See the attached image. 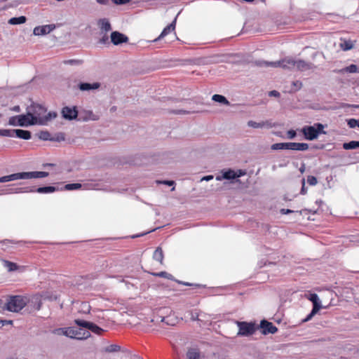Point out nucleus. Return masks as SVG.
<instances>
[{
	"label": "nucleus",
	"mask_w": 359,
	"mask_h": 359,
	"mask_svg": "<svg viewBox=\"0 0 359 359\" xmlns=\"http://www.w3.org/2000/svg\"><path fill=\"white\" fill-rule=\"evenodd\" d=\"M8 123L11 126H27L37 123V118L32 113L13 116L9 118Z\"/></svg>",
	"instance_id": "f03ea898"
},
{
	"label": "nucleus",
	"mask_w": 359,
	"mask_h": 359,
	"mask_svg": "<svg viewBox=\"0 0 359 359\" xmlns=\"http://www.w3.org/2000/svg\"><path fill=\"white\" fill-rule=\"evenodd\" d=\"M161 322L172 326L175 325L177 320L171 316H168L166 317H162Z\"/></svg>",
	"instance_id": "cd10ccee"
},
{
	"label": "nucleus",
	"mask_w": 359,
	"mask_h": 359,
	"mask_svg": "<svg viewBox=\"0 0 359 359\" xmlns=\"http://www.w3.org/2000/svg\"><path fill=\"white\" fill-rule=\"evenodd\" d=\"M317 306H313L311 312L307 316L306 319L304 321H308L311 319V318L319 311Z\"/></svg>",
	"instance_id": "e433bc0d"
},
{
	"label": "nucleus",
	"mask_w": 359,
	"mask_h": 359,
	"mask_svg": "<svg viewBox=\"0 0 359 359\" xmlns=\"http://www.w3.org/2000/svg\"><path fill=\"white\" fill-rule=\"evenodd\" d=\"M4 266L8 269L9 271H13L18 269V265L10 261L4 260Z\"/></svg>",
	"instance_id": "7c9ffc66"
},
{
	"label": "nucleus",
	"mask_w": 359,
	"mask_h": 359,
	"mask_svg": "<svg viewBox=\"0 0 359 359\" xmlns=\"http://www.w3.org/2000/svg\"><path fill=\"white\" fill-rule=\"evenodd\" d=\"M309 299L313 302V306H317L318 309H320L321 306L319 303V298L316 294H311Z\"/></svg>",
	"instance_id": "c756f323"
},
{
	"label": "nucleus",
	"mask_w": 359,
	"mask_h": 359,
	"mask_svg": "<svg viewBox=\"0 0 359 359\" xmlns=\"http://www.w3.org/2000/svg\"><path fill=\"white\" fill-rule=\"evenodd\" d=\"M97 2L102 5H107L109 3V0H96Z\"/></svg>",
	"instance_id": "603ef678"
},
{
	"label": "nucleus",
	"mask_w": 359,
	"mask_h": 359,
	"mask_svg": "<svg viewBox=\"0 0 359 359\" xmlns=\"http://www.w3.org/2000/svg\"><path fill=\"white\" fill-rule=\"evenodd\" d=\"M300 172L302 173H303L304 172V166L303 165L300 169H299Z\"/></svg>",
	"instance_id": "680f3d73"
},
{
	"label": "nucleus",
	"mask_w": 359,
	"mask_h": 359,
	"mask_svg": "<svg viewBox=\"0 0 359 359\" xmlns=\"http://www.w3.org/2000/svg\"><path fill=\"white\" fill-rule=\"evenodd\" d=\"M236 324L238 327V335L248 337L252 335L257 330V327L255 323L237 321Z\"/></svg>",
	"instance_id": "423d86ee"
},
{
	"label": "nucleus",
	"mask_w": 359,
	"mask_h": 359,
	"mask_svg": "<svg viewBox=\"0 0 359 359\" xmlns=\"http://www.w3.org/2000/svg\"><path fill=\"white\" fill-rule=\"evenodd\" d=\"M343 148L346 150L356 149L355 141H351L349 142L344 143L343 144Z\"/></svg>",
	"instance_id": "72a5a7b5"
},
{
	"label": "nucleus",
	"mask_w": 359,
	"mask_h": 359,
	"mask_svg": "<svg viewBox=\"0 0 359 359\" xmlns=\"http://www.w3.org/2000/svg\"><path fill=\"white\" fill-rule=\"evenodd\" d=\"M248 125L252 128H258L264 127L265 126V123L264 122L257 123L253 121H248Z\"/></svg>",
	"instance_id": "f704fd0d"
},
{
	"label": "nucleus",
	"mask_w": 359,
	"mask_h": 359,
	"mask_svg": "<svg viewBox=\"0 0 359 359\" xmlns=\"http://www.w3.org/2000/svg\"><path fill=\"white\" fill-rule=\"evenodd\" d=\"M49 175L48 172L45 171H32L13 173L0 177V182L4 183L10 181L18 180H29L35 178H43Z\"/></svg>",
	"instance_id": "f257e3e1"
},
{
	"label": "nucleus",
	"mask_w": 359,
	"mask_h": 359,
	"mask_svg": "<svg viewBox=\"0 0 359 359\" xmlns=\"http://www.w3.org/2000/svg\"><path fill=\"white\" fill-rule=\"evenodd\" d=\"M358 127L359 128V118L358 119Z\"/></svg>",
	"instance_id": "774afa93"
},
{
	"label": "nucleus",
	"mask_w": 359,
	"mask_h": 359,
	"mask_svg": "<svg viewBox=\"0 0 359 359\" xmlns=\"http://www.w3.org/2000/svg\"><path fill=\"white\" fill-rule=\"evenodd\" d=\"M153 259L158 262L161 264H163L164 255L163 251L161 247H158L154 254Z\"/></svg>",
	"instance_id": "412c9836"
},
{
	"label": "nucleus",
	"mask_w": 359,
	"mask_h": 359,
	"mask_svg": "<svg viewBox=\"0 0 359 359\" xmlns=\"http://www.w3.org/2000/svg\"><path fill=\"white\" fill-rule=\"evenodd\" d=\"M297 133L296 131L294 130H290L287 133V136L289 139H293L295 137Z\"/></svg>",
	"instance_id": "a18cd8bd"
},
{
	"label": "nucleus",
	"mask_w": 359,
	"mask_h": 359,
	"mask_svg": "<svg viewBox=\"0 0 359 359\" xmlns=\"http://www.w3.org/2000/svg\"><path fill=\"white\" fill-rule=\"evenodd\" d=\"M27 18L25 16H20L18 18H12L8 20V23L11 25H19L23 24L26 22Z\"/></svg>",
	"instance_id": "bb28decb"
},
{
	"label": "nucleus",
	"mask_w": 359,
	"mask_h": 359,
	"mask_svg": "<svg viewBox=\"0 0 359 359\" xmlns=\"http://www.w3.org/2000/svg\"><path fill=\"white\" fill-rule=\"evenodd\" d=\"M55 191H56V188L55 187H52V186L39 187L36 190V192L40 193V194L53 193Z\"/></svg>",
	"instance_id": "b1692460"
},
{
	"label": "nucleus",
	"mask_w": 359,
	"mask_h": 359,
	"mask_svg": "<svg viewBox=\"0 0 359 359\" xmlns=\"http://www.w3.org/2000/svg\"><path fill=\"white\" fill-rule=\"evenodd\" d=\"M1 305H2V300L0 299V307L1 306Z\"/></svg>",
	"instance_id": "338daca9"
},
{
	"label": "nucleus",
	"mask_w": 359,
	"mask_h": 359,
	"mask_svg": "<svg viewBox=\"0 0 359 359\" xmlns=\"http://www.w3.org/2000/svg\"><path fill=\"white\" fill-rule=\"evenodd\" d=\"M173 113L177 114H188L189 112L186 111L184 110H178L176 111H173Z\"/></svg>",
	"instance_id": "864d4df0"
},
{
	"label": "nucleus",
	"mask_w": 359,
	"mask_h": 359,
	"mask_svg": "<svg viewBox=\"0 0 359 359\" xmlns=\"http://www.w3.org/2000/svg\"><path fill=\"white\" fill-rule=\"evenodd\" d=\"M260 328L264 334H274L278 331V328L271 322L263 320L260 323Z\"/></svg>",
	"instance_id": "9d476101"
},
{
	"label": "nucleus",
	"mask_w": 359,
	"mask_h": 359,
	"mask_svg": "<svg viewBox=\"0 0 359 359\" xmlns=\"http://www.w3.org/2000/svg\"><path fill=\"white\" fill-rule=\"evenodd\" d=\"M64 63H65V64H75V63H77V61L74 60H69L64 61Z\"/></svg>",
	"instance_id": "5fc2aeb1"
},
{
	"label": "nucleus",
	"mask_w": 359,
	"mask_h": 359,
	"mask_svg": "<svg viewBox=\"0 0 359 359\" xmlns=\"http://www.w3.org/2000/svg\"><path fill=\"white\" fill-rule=\"evenodd\" d=\"M76 335V327H65V336L74 339V337Z\"/></svg>",
	"instance_id": "c85d7f7f"
},
{
	"label": "nucleus",
	"mask_w": 359,
	"mask_h": 359,
	"mask_svg": "<svg viewBox=\"0 0 359 359\" xmlns=\"http://www.w3.org/2000/svg\"><path fill=\"white\" fill-rule=\"evenodd\" d=\"M62 116L65 118L72 120L77 117L78 111L75 107L71 108L69 107H65L62 110Z\"/></svg>",
	"instance_id": "f8f14e48"
},
{
	"label": "nucleus",
	"mask_w": 359,
	"mask_h": 359,
	"mask_svg": "<svg viewBox=\"0 0 359 359\" xmlns=\"http://www.w3.org/2000/svg\"><path fill=\"white\" fill-rule=\"evenodd\" d=\"M358 70V67L355 65H351L345 68V71L349 73H355Z\"/></svg>",
	"instance_id": "58836bf2"
},
{
	"label": "nucleus",
	"mask_w": 359,
	"mask_h": 359,
	"mask_svg": "<svg viewBox=\"0 0 359 359\" xmlns=\"http://www.w3.org/2000/svg\"><path fill=\"white\" fill-rule=\"evenodd\" d=\"M295 67L301 72L313 69L316 67L313 63L302 60H296Z\"/></svg>",
	"instance_id": "4468645a"
},
{
	"label": "nucleus",
	"mask_w": 359,
	"mask_h": 359,
	"mask_svg": "<svg viewBox=\"0 0 359 359\" xmlns=\"http://www.w3.org/2000/svg\"><path fill=\"white\" fill-rule=\"evenodd\" d=\"M121 347L116 344H111L105 348V351L108 353L117 352L120 351Z\"/></svg>",
	"instance_id": "473e14b6"
},
{
	"label": "nucleus",
	"mask_w": 359,
	"mask_h": 359,
	"mask_svg": "<svg viewBox=\"0 0 359 359\" xmlns=\"http://www.w3.org/2000/svg\"><path fill=\"white\" fill-rule=\"evenodd\" d=\"M341 43H340V48L344 50H349L353 48V43L351 40L341 39Z\"/></svg>",
	"instance_id": "5701e85b"
},
{
	"label": "nucleus",
	"mask_w": 359,
	"mask_h": 359,
	"mask_svg": "<svg viewBox=\"0 0 359 359\" xmlns=\"http://www.w3.org/2000/svg\"><path fill=\"white\" fill-rule=\"evenodd\" d=\"M213 178V176L212 175H208V176H205L203 178V180H205L206 181H208V180H210Z\"/></svg>",
	"instance_id": "13d9d810"
},
{
	"label": "nucleus",
	"mask_w": 359,
	"mask_h": 359,
	"mask_svg": "<svg viewBox=\"0 0 359 359\" xmlns=\"http://www.w3.org/2000/svg\"><path fill=\"white\" fill-rule=\"evenodd\" d=\"M324 126L320 123H316L313 126H305L302 129V133L305 139L313 140L316 139L320 134H325Z\"/></svg>",
	"instance_id": "7ed1b4c3"
},
{
	"label": "nucleus",
	"mask_w": 359,
	"mask_h": 359,
	"mask_svg": "<svg viewBox=\"0 0 359 359\" xmlns=\"http://www.w3.org/2000/svg\"><path fill=\"white\" fill-rule=\"evenodd\" d=\"M264 63L266 66H272L274 67H280L283 69H293L294 67H295L296 60H294V59L290 58V57H287V58H285V59H283L280 61H278V62H264Z\"/></svg>",
	"instance_id": "0eeeda50"
},
{
	"label": "nucleus",
	"mask_w": 359,
	"mask_h": 359,
	"mask_svg": "<svg viewBox=\"0 0 359 359\" xmlns=\"http://www.w3.org/2000/svg\"><path fill=\"white\" fill-rule=\"evenodd\" d=\"M32 107L34 114L33 115L37 118V121L39 120V122L41 123L43 119L48 120V118L45 115L46 109L43 107L40 104H34Z\"/></svg>",
	"instance_id": "9b49d317"
},
{
	"label": "nucleus",
	"mask_w": 359,
	"mask_h": 359,
	"mask_svg": "<svg viewBox=\"0 0 359 359\" xmlns=\"http://www.w3.org/2000/svg\"><path fill=\"white\" fill-rule=\"evenodd\" d=\"M183 284H184V285H190V284H189V283H183Z\"/></svg>",
	"instance_id": "69168bd1"
},
{
	"label": "nucleus",
	"mask_w": 359,
	"mask_h": 359,
	"mask_svg": "<svg viewBox=\"0 0 359 359\" xmlns=\"http://www.w3.org/2000/svg\"><path fill=\"white\" fill-rule=\"evenodd\" d=\"M269 95L270 96H274V97H278L280 96V93L277 90H271L269 92Z\"/></svg>",
	"instance_id": "8fccbe9b"
},
{
	"label": "nucleus",
	"mask_w": 359,
	"mask_h": 359,
	"mask_svg": "<svg viewBox=\"0 0 359 359\" xmlns=\"http://www.w3.org/2000/svg\"><path fill=\"white\" fill-rule=\"evenodd\" d=\"M130 0H112V2L116 5L126 4Z\"/></svg>",
	"instance_id": "49530a36"
},
{
	"label": "nucleus",
	"mask_w": 359,
	"mask_h": 359,
	"mask_svg": "<svg viewBox=\"0 0 359 359\" xmlns=\"http://www.w3.org/2000/svg\"><path fill=\"white\" fill-rule=\"evenodd\" d=\"M292 85L293 86V90L294 91L301 89L302 87V83L300 81H294L292 82Z\"/></svg>",
	"instance_id": "a19ab883"
},
{
	"label": "nucleus",
	"mask_w": 359,
	"mask_h": 359,
	"mask_svg": "<svg viewBox=\"0 0 359 359\" xmlns=\"http://www.w3.org/2000/svg\"><path fill=\"white\" fill-rule=\"evenodd\" d=\"M121 269L118 271V272L122 273L123 271V266L121 265Z\"/></svg>",
	"instance_id": "e2e57ef3"
},
{
	"label": "nucleus",
	"mask_w": 359,
	"mask_h": 359,
	"mask_svg": "<svg viewBox=\"0 0 359 359\" xmlns=\"http://www.w3.org/2000/svg\"><path fill=\"white\" fill-rule=\"evenodd\" d=\"M150 273L156 277H161L168 280H173L174 277L172 274L167 273L166 271H161L159 273L150 272Z\"/></svg>",
	"instance_id": "a878e982"
},
{
	"label": "nucleus",
	"mask_w": 359,
	"mask_h": 359,
	"mask_svg": "<svg viewBox=\"0 0 359 359\" xmlns=\"http://www.w3.org/2000/svg\"><path fill=\"white\" fill-rule=\"evenodd\" d=\"M304 191H305V189H304V180H303V187H302L301 193L302 194H304L305 193Z\"/></svg>",
	"instance_id": "052dcab7"
},
{
	"label": "nucleus",
	"mask_w": 359,
	"mask_h": 359,
	"mask_svg": "<svg viewBox=\"0 0 359 359\" xmlns=\"http://www.w3.org/2000/svg\"><path fill=\"white\" fill-rule=\"evenodd\" d=\"M90 336V334L88 331L84 330L82 328L76 327V335L74 337V339H85Z\"/></svg>",
	"instance_id": "4be33fe9"
},
{
	"label": "nucleus",
	"mask_w": 359,
	"mask_h": 359,
	"mask_svg": "<svg viewBox=\"0 0 359 359\" xmlns=\"http://www.w3.org/2000/svg\"><path fill=\"white\" fill-rule=\"evenodd\" d=\"M356 148H359V141H355Z\"/></svg>",
	"instance_id": "0e129e2a"
},
{
	"label": "nucleus",
	"mask_w": 359,
	"mask_h": 359,
	"mask_svg": "<svg viewBox=\"0 0 359 359\" xmlns=\"http://www.w3.org/2000/svg\"><path fill=\"white\" fill-rule=\"evenodd\" d=\"M358 119L355 118H350L347 121V124L349 128H354L355 127H358Z\"/></svg>",
	"instance_id": "c9c22d12"
},
{
	"label": "nucleus",
	"mask_w": 359,
	"mask_h": 359,
	"mask_svg": "<svg viewBox=\"0 0 359 359\" xmlns=\"http://www.w3.org/2000/svg\"><path fill=\"white\" fill-rule=\"evenodd\" d=\"M293 211L290 210V209H281L280 210V212L283 214V215H285V214H288V213H291Z\"/></svg>",
	"instance_id": "3c124183"
},
{
	"label": "nucleus",
	"mask_w": 359,
	"mask_h": 359,
	"mask_svg": "<svg viewBox=\"0 0 359 359\" xmlns=\"http://www.w3.org/2000/svg\"><path fill=\"white\" fill-rule=\"evenodd\" d=\"M128 38L118 32H113L111 34V41L114 45H118L127 42Z\"/></svg>",
	"instance_id": "ddd939ff"
},
{
	"label": "nucleus",
	"mask_w": 359,
	"mask_h": 359,
	"mask_svg": "<svg viewBox=\"0 0 359 359\" xmlns=\"http://www.w3.org/2000/svg\"><path fill=\"white\" fill-rule=\"evenodd\" d=\"M12 133H15V135L20 139L29 140L31 138V133L29 130L16 129L13 130Z\"/></svg>",
	"instance_id": "a211bd4d"
},
{
	"label": "nucleus",
	"mask_w": 359,
	"mask_h": 359,
	"mask_svg": "<svg viewBox=\"0 0 359 359\" xmlns=\"http://www.w3.org/2000/svg\"><path fill=\"white\" fill-rule=\"evenodd\" d=\"M50 133L48 132H41L40 134V138L43 140H48L50 138Z\"/></svg>",
	"instance_id": "37998d69"
},
{
	"label": "nucleus",
	"mask_w": 359,
	"mask_h": 359,
	"mask_svg": "<svg viewBox=\"0 0 359 359\" xmlns=\"http://www.w3.org/2000/svg\"><path fill=\"white\" fill-rule=\"evenodd\" d=\"M53 333L56 335H64L65 336V327L57 328L53 330Z\"/></svg>",
	"instance_id": "ea45409f"
},
{
	"label": "nucleus",
	"mask_w": 359,
	"mask_h": 359,
	"mask_svg": "<svg viewBox=\"0 0 359 359\" xmlns=\"http://www.w3.org/2000/svg\"><path fill=\"white\" fill-rule=\"evenodd\" d=\"M13 321L12 320H0V327L6 325H12Z\"/></svg>",
	"instance_id": "de8ad7c7"
},
{
	"label": "nucleus",
	"mask_w": 359,
	"mask_h": 359,
	"mask_svg": "<svg viewBox=\"0 0 359 359\" xmlns=\"http://www.w3.org/2000/svg\"><path fill=\"white\" fill-rule=\"evenodd\" d=\"M308 149V144L299 142H280L271 145V149L273 150L290 149L294 151H306Z\"/></svg>",
	"instance_id": "39448f33"
},
{
	"label": "nucleus",
	"mask_w": 359,
	"mask_h": 359,
	"mask_svg": "<svg viewBox=\"0 0 359 359\" xmlns=\"http://www.w3.org/2000/svg\"><path fill=\"white\" fill-rule=\"evenodd\" d=\"M307 182L309 183V185L314 186L317 184L318 180L316 177L310 175L308 176L307 177Z\"/></svg>",
	"instance_id": "4c0bfd02"
},
{
	"label": "nucleus",
	"mask_w": 359,
	"mask_h": 359,
	"mask_svg": "<svg viewBox=\"0 0 359 359\" xmlns=\"http://www.w3.org/2000/svg\"><path fill=\"white\" fill-rule=\"evenodd\" d=\"M187 359H203L204 356L201 355L198 349L195 348H190L186 353Z\"/></svg>",
	"instance_id": "dca6fc26"
},
{
	"label": "nucleus",
	"mask_w": 359,
	"mask_h": 359,
	"mask_svg": "<svg viewBox=\"0 0 359 359\" xmlns=\"http://www.w3.org/2000/svg\"><path fill=\"white\" fill-rule=\"evenodd\" d=\"M27 187H20L15 189V193H22V192H28Z\"/></svg>",
	"instance_id": "09e8293b"
},
{
	"label": "nucleus",
	"mask_w": 359,
	"mask_h": 359,
	"mask_svg": "<svg viewBox=\"0 0 359 359\" xmlns=\"http://www.w3.org/2000/svg\"><path fill=\"white\" fill-rule=\"evenodd\" d=\"M52 30L50 25L38 26L34 27L33 33L36 36L48 34Z\"/></svg>",
	"instance_id": "f3484780"
},
{
	"label": "nucleus",
	"mask_w": 359,
	"mask_h": 359,
	"mask_svg": "<svg viewBox=\"0 0 359 359\" xmlns=\"http://www.w3.org/2000/svg\"><path fill=\"white\" fill-rule=\"evenodd\" d=\"M12 110L13 111H17V112H19L20 111V108L19 106H15L12 108Z\"/></svg>",
	"instance_id": "4d7b16f0"
},
{
	"label": "nucleus",
	"mask_w": 359,
	"mask_h": 359,
	"mask_svg": "<svg viewBox=\"0 0 359 359\" xmlns=\"http://www.w3.org/2000/svg\"><path fill=\"white\" fill-rule=\"evenodd\" d=\"M98 25L102 32H104L106 34L111 29V24L108 19L102 18L98 21Z\"/></svg>",
	"instance_id": "6ab92c4d"
},
{
	"label": "nucleus",
	"mask_w": 359,
	"mask_h": 359,
	"mask_svg": "<svg viewBox=\"0 0 359 359\" xmlns=\"http://www.w3.org/2000/svg\"><path fill=\"white\" fill-rule=\"evenodd\" d=\"M27 303V299L25 297L15 295L10 297L6 306L9 311L18 312L26 306Z\"/></svg>",
	"instance_id": "20e7f679"
},
{
	"label": "nucleus",
	"mask_w": 359,
	"mask_h": 359,
	"mask_svg": "<svg viewBox=\"0 0 359 359\" xmlns=\"http://www.w3.org/2000/svg\"><path fill=\"white\" fill-rule=\"evenodd\" d=\"M75 323L82 327L87 328L91 332L98 335H101L104 332V330L93 323L88 322L83 320H75Z\"/></svg>",
	"instance_id": "6e6552de"
},
{
	"label": "nucleus",
	"mask_w": 359,
	"mask_h": 359,
	"mask_svg": "<svg viewBox=\"0 0 359 359\" xmlns=\"http://www.w3.org/2000/svg\"><path fill=\"white\" fill-rule=\"evenodd\" d=\"M212 100H214L215 102L222 103L226 105L229 104V102L227 100V99L224 96L221 95H218V94L214 95L212 97Z\"/></svg>",
	"instance_id": "393cba45"
},
{
	"label": "nucleus",
	"mask_w": 359,
	"mask_h": 359,
	"mask_svg": "<svg viewBox=\"0 0 359 359\" xmlns=\"http://www.w3.org/2000/svg\"><path fill=\"white\" fill-rule=\"evenodd\" d=\"M13 134L12 133V130H0V135L4 136H13Z\"/></svg>",
	"instance_id": "79ce46f5"
},
{
	"label": "nucleus",
	"mask_w": 359,
	"mask_h": 359,
	"mask_svg": "<svg viewBox=\"0 0 359 359\" xmlns=\"http://www.w3.org/2000/svg\"><path fill=\"white\" fill-rule=\"evenodd\" d=\"M12 242L9 240H5L4 241L1 242V243L3 244H6V243H11Z\"/></svg>",
	"instance_id": "bf43d9fd"
},
{
	"label": "nucleus",
	"mask_w": 359,
	"mask_h": 359,
	"mask_svg": "<svg viewBox=\"0 0 359 359\" xmlns=\"http://www.w3.org/2000/svg\"><path fill=\"white\" fill-rule=\"evenodd\" d=\"M245 175V172L242 170H238L237 171H234L233 170L229 169L222 172V176H217L216 180L220 181L223 179L226 180H234L241 176Z\"/></svg>",
	"instance_id": "1a4fd4ad"
},
{
	"label": "nucleus",
	"mask_w": 359,
	"mask_h": 359,
	"mask_svg": "<svg viewBox=\"0 0 359 359\" xmlns=\"http://www.w3.org/2000/svg\"><path fill=\"white\" fill-rule=\"evenodd\" d=\"M82 187L79 183L67 184L65 186V189L68 191L79 189Z\"/></svg>",
	"instance_id": "2f4dec72"
},
{
	"label": "nucleus",
	"mask_w": 359,
	"mask_h": 359,
	"mask_svg": "<svg viewBox=\"0 0 359 359\" xmlns=\"http://www.w3.org/2000/svg\"><path fill=\"white\" fill-rule=\"evenodd\" d=\"M100 84L97 82H95L93 83H81L79 84V89L82 91H85V90L97 89L100 88Z\"/></svg>",
	"instance_id": "aec40b11"
},
{
	"label": "nucleus",
	"mask_w": 359,
	"mask_h": 359,
	"mask_svg": "<svg viewBox=\"0 0 359 359\" xmlns=\"http://www.w3.org/2000/svg\"><path fill=\"white\" fill-rule=\"evenodd\" d=\"M176 21H177V17L174 19V20L170 25L166 26L163 29V31L161 33V34L159 35V36L155 41L159 40V39L165 37V36L169 34L171 32L174 31L175 29Z\"/></svg>",
	"instance_id": "2eb2a0df"
},
{
	"label": "nucleus",
	"mask_w": 359,
	"mask_h": 359,
	"mask_svg": "<svg viewBox=\"0 0 359 359\" xmlns=\"http://www.w3.org/2000/svg\"><path fill=\"white\" fill-rule=\"evenodd\" d=\"M99 42L102 44H106L109 42V36L105 33L103 36L100 39Z\"/></svg>",
	"instance_id": "c03bdc74"
},
{
	"label": "nucleus",
	"mask_w": 359,
	"mask_h": 359,
	"mask_svg": "<svg viewBox=\"0 0 359 359\" xmlns=\"http://www.w3.org/2000/svg\"><path fill=\"white\" fill-rule=\"evenodd\" d=\"M163 183L169 186H172L175 184L174 181H163Z\"/></svg>",
	"instance_id": "6e6d98bb"
}]
</instances>
